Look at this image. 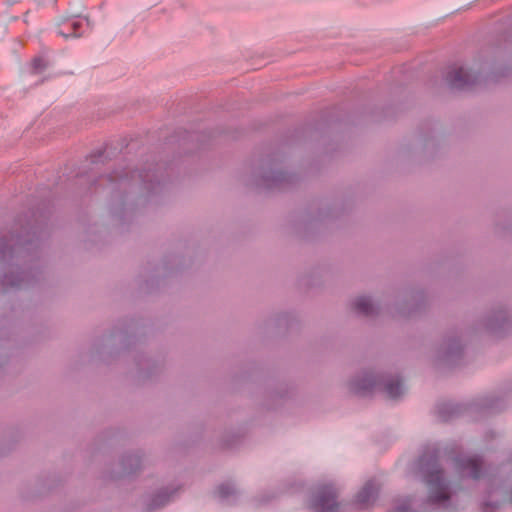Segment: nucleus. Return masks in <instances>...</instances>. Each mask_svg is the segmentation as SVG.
<instances>
[{
    "instance_id": "f257e3e1",
    "label": "nucleus",
    "mask_w": 512,
    "mask_h": 512,
    "mask_svg": "<svg viewBox=\"0 0 512 512\" xmlns=\"http://www.w3.org/2000/svg\"><path fill=\"white\" fill-rule=\"evenodd\" d=\"M426 483L429 489V498L432 502H442L449 498L448 487L442 479V472L436 463L428 464Z\"/></svg>"
},
{
    "instance_id": "6e6552de",
    "label": "nucleus",
    "mask_w": 512,
    "mask_h": 512,
    "mask_svg": "<svg viewBox=\"0 0 512 512\" xmlns=\"http://www.w3.org/2000/svg\"><path fill=\"white\" fill-rule=\"evenodd\" d=\"M355 308L358 312L363 313L365 315H369L372 313L373 307L370 300L366 297H359L355 301Z\"/></svg>"
},
{
    "instance_id": "0eeeda50",
    "label": "nucleus",
    "mask_w": 512,
    "mask_h": 512,
    "mask_svg": "<svg viewBox=\"0 0 512 512\" xmlns=\"http://www.w3.org/2000/svg\"><path fill=\"white\" fill-rule=\"evenodd\" d=\"M388 397L396 399L404 393L403 385L398 381H391L385 386Z\"/></svg>"
},
{
    "instance_id": "7ed1b4c3",
    "label": "nucleus",
    "mask_w": 512,
    "mask_h": 512,
    "mask_svg": "<svg viewBox=\"0 0 512 512\" xmlns=\"http://www.w3.org/2000/svg\"><path fill=\"white\" fill-rule=\"evenodd\" d=\"M476 80L477 76L463 67H453L447 75L449 85L458 89L471 88L476 83Z\"/></svg>"
},
{
    "instance_id": "1a4fd4ad",
    "label": "nucleus",
    "mask_w": 512,
    "mask_h": 512,
    "mask_svg": "<svg viewBox=\"0 0 512 512\" xmlns=\"http://www.w3.org/2000/svg\"><path fill=\"white\" fill-rule=\"evenodd\" d=\"M233 492V488L230 484H223L218 487L217 493L219 497L226 498L228 495H230Z\"/></svg>"
},
{
    "instance_id": "39448f33",
    "label": "nucleus",
    "mask_w": 512,
    "mask_h": 512,
    "mask_svg": "<svg viewBox=\"0 0 512 512\" xmlns=\"http://www.w3.org/2000/svg\"><path fill=\"white\" fill-rule=\"evenodd\" d=\"M456 468L463 477L472 479L480 478V462L476 458H464L456 460Z\"/></svg>"
},
{
    "instance_id": "9d476101",
    "label": "nucleus",
    "mask_w": 512,
    "mask_h": 512,
    "mask_svg": "<svg viewBox=\"0 0 512 512\" xmlns=\"http://www.w3.org/2000/svg\"><path fill=\"white\" fill-rule=\"evenodd\" d=\"M33 66L35 69H42L45 67V63H43L42 59H34Z\"/></svg>"
},
{
    "instance_id": "20e7f679",
    "label": "nucleus",
    "mask_w": 512,
    "mask_h": 512,
    "mask_svg": "<svg viewBox=\"0 0 512 512\" xmlns=\"http://www.w3.org/2000/svg\"><path fill=\"white\" fill-rule=\"evenodd\" d=\"M335 497L336 494L332 487H324L318 492L313 501L312 508L316 512H336L338 504L335 501Z\"/></svg>"
},
{
    "instance_id": "423d86ee",
    "label": "nucleus",
    "mask_w": 512,
    "mask_h": 512,
    "mask_svg": "<svg viewBox=\"0 0 512 512\" xmlns=\"http://www.w3.org/2000/svg\"><path fill=\"white\" fill-rule=\"evenodd\" d=\"M378 486L375 482L369 481L357 495V502L363 506L372 503L377 495Z\"/></svg>"
},
{
    "instance_id": "f03ea898",
    "label": "nucleus",
    "mask_w": 512,
    "mask_h": 512,
    "mask_svg": "<svg viewBox=\"0 0 512 512\" xmlns=\"http://www.w3.org/2000/svg\"><path fill=\"white\" fill-rule=\"evenodd\" d=\"M89 29V22L79 15L62 17L58 22L56 32L65 39L77 38Z\"/></svg>"
}]
</instances>
